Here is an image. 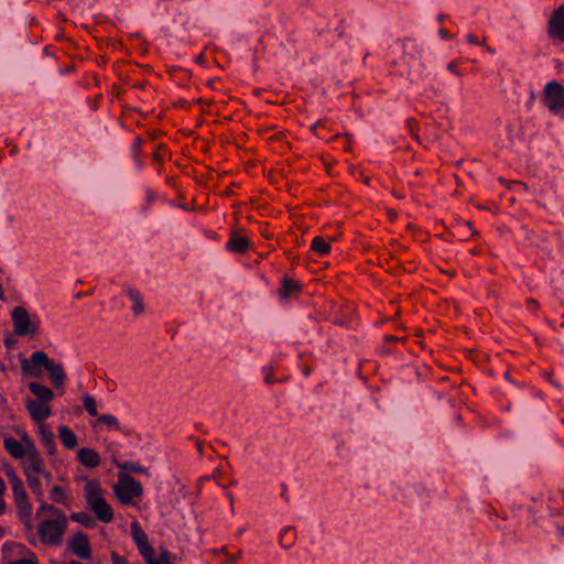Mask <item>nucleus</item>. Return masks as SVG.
Masks as SVG:
<instances>
[{"label": "nucleus", "instance_id": "obj_1", "mask_svg": "<svg viewBox=\"0 0 564 564\" xmlns=\"http://www.w3.org/2000/svg\"><path fill=\"white\" fill-rule=\"evenodd\" d=\"M67 518H52L43 520L37 528L40 540L46 545H58L63 541L66 531Z\"/></svg>", "mask_w": 564, "mask_h": 564}, {"label": "nucleus", "instance_id": "obj_2", "mask_svg": "<svg viewBox=\"0 0 564 564\" xmlns=\"http://www.w3.org/2000/svg\"><path fill=\"white\" fill-rule=\"evenodd\" d=\"M86 500L95 512L96 517L102 522L112 520V510L102 498L101 489L95 481H89L85 487Z\"/></svg>", "mask_w": 564, "mask_h": 564}, {"label": "nucleus", "instance_id": "obj_3", "mask_svg": "<svg viewBox=\"0 0 564 564\" xmlns=\"http://www.w3.org/2000/svg\"><path fill=\"white\" fill-rule=\"evenodd\" d=\"M113 490L123 505L131 503L133 498L142 495L141 485L127 474H119V481L113 486Z\"/></svg>", "mask_w": 564, "mask_h": 564}, {"label": "nucleus", "instance_id": "obj_4", "mask_svg": "<svg viewBox=\"0 0 564 564\" xmlns=\"http://www.w3.org/2000/svg\"><path fill=\"white\" fill-rule=\"evenodd\" d=\"M544 96L552 111L564 109V88L560 83L553 82L545 86Z\"/></svg>", "mask_w": 564, "mask_h": 564}, {"label": "nucleus", "instance_id": "obj_5", "mask_svg": "<svg viewBox=\"0 0 564 564\" xmlns=\"http://www.w3.org/2000/svg\"><path fill=\"white\" fill-rule=\"evenodd\" d=\"M12 319L14 324V333L18 336L34 334L35 327H32L29 313L24 307L18 306L12 312Z\"/></svg>", "mask_w": 564, "mask_h": 564}, {"label": "nucleus", "instance_id": "obj_6", "mask_svg": "<svg viewBox=\"0 0 564 564\" xmlns=\"http://www.w3.org/2000/svg\"><path fill=\"white\" fill-rule=\"evenodd\" d=\"M13 498L21 520L23 521L25 528L29 531H32L33 525L31 522V503L29 502V497L24 488L14 491Z\"/></svg>", "mask_w": 564, "mask_h": 564}, {"label": "nucleus", "instance_id": "obj_7", "mask_svg": "<svg viewBox=\"0 0 564 564\" xmlns=\"http://www.w3.org/2000/svg\"><path fill=\"white\" fill-rule=\"evenodd\" d=\"M72 551L80 558L87 560L91 555L90 544L86 534L78 532L69 542Z\"/></svg>", "mask_w": 564, "mask_h": 564}, {"label": "nucleus", "instance_id": "obj_8", "mask_svg": "<svg viewBox=\"0 0 564 564\" xmlns=\"http://www.w3.org/2000/svg\"><path fill=\"white\" fill-rule=\"evenodd\" d=\"M132 535L138 545L140 553L143 555L144 560H150V555H154L153 547L148 542L147 534L142 531L137 522H133L132 525Z\"/></svg>", "mask_w": 564, "mask_h": 564}, {"label": "nucleus", "instance_id": "obj_9", "mask_svg": "<svg viewBox=\"0 0 564 564\" xmlns=\"http://www.w3.org/2000/svg\"><path fill=\"white\" fill-rule=\"evenodd\" d=\"M28 411L32 419L36 422H42L51 415V409L48 403L41 402L37 400H30L26 404Z\"/></svg>", "mask_w": 564, "mask_h": 564}, {"label": "nucleus", "instance_id": "obj_10", "mask_svg": "<svg viewBox=\"0 0 564 564\" xmlns=\"http://www.w3.org/2000/svg\"><path fill=\"white\" fill-rule=\"evenodd\" d=\"M550 34L564 41V6L560 7L550 20Z\"/></svg>", "mask_w": 564, "mask_h": 564}, {"label": "nucleus", "instance_id": "obj_11", "mask_svg": "<svg viewBox=\"0 0 564 564\" xmlns=\"http://www.w3.org/2000/svg\"><path fill=\"white\" fill-rule=\"evenodd\" d=\"M43 463L36 452L29 453L26 458L25 474H42L48 478V474L42 468Z\"/></svg>", "mask_w": 564, "mask_h": 564}, {"label": "nucleus", "instance_id": "obj_12", "mask_svg": "<svg viewBox=\"0 0 564 564\" xmlns=\"http://www.w3.org/2000/svg\"><path fill=\"white\" fill-rule=\"evenodd\" d=\"M79 462L90 468L97 467L100 464L98 453L91 448H82L78 452Z\"/></svg>", "mask_w": 564, "mask_h": 564}, {"label": "nucleus", "instance_id": "obj_13", "mask_svg": "<svg viewBox=\"0 0 564 564\" xmlns=\"http://www.w3.org/2000/svg\"><path fill=\"white\" fill-rule=\"evenodd\" d=\"M30 390L41 402L48 403L54 397L51 389L37 382L30 383Z\"/></svg>", "mask_w": 564, "mask_h": 564}, {"label": "nucleus", "instance_id": "obj_14", "mask_svg": "<svg viewBox=\"0 0 564 564\" xmlns=\"http://www.w3.org/2000/svg\"><path fill=\"white\" fill-rule=\"evenodd\" d=\"M6 449L14 457L22 458L25 455V451L20 442L14 438L8 437L4 440Z\"/></svg>", "mask_w": 564, "mask_h": 564}, {"label": "nucleus", "instance_id": "obj_15", "mask_svg": "<svg viewBox=\"0 0 564 564\" xmlns=\"http://www.w3.org/2000/svg\"><path fill=\"white\" fill-rule=\"evenodd\" d=\"M301 285L292 279L285 278L283 280V289L280 291V295L283 299H289L293 294L300 293Z\"/></svg>", "mask_w": 564, "mask_h": 564}, {"label": "nucleus", "instance_id": "obj_16", "mask_svg": "<svg viewBox=\"0 0 564 564\" xmlns=\"http://www.w3.org/2000/svg\"><path fill=\"white\" fill-rule=\"evenodd\" d=\"M59 438L67 448H75L77 445L76 435L66 426L59 427Z\"/></svg>", "mask_w": 564, "mask_h": 564}, {"label": "nucleus", "instance_id": "obj_17", "mask_svg": "<svg viewBox=\"0 0 564 564\" xmlns=\"http://www.w3.org/2000/svg\"><path fill=\"white\" fill-rule=\"evenodd\" d=\"M249 245L247 237H232L227 246L231 251L242 253L249 248Z\"/></svg>", "mask_w": 564, "mask_h": 564}, {"label": "nucleus", "instance_id": "obj_18", "mask_svg": "<svg viewBox=\"0 0 564 564\" xmlns=\"http://www.w3.org/2000/svg\"><path fill=\"white\" fill-rule=\"evenodd\" d=\"M50 376L55 384V387H62L64 383L65 373L63 367L61 365H55L54 362L50 365L47 368Z\"/></svg>", "mask_w": 564, "mask_h": 564}, {"label": "nucleus", "instance_id": "obj_19", "mask_svg": "<svg viewBox=\"0 0 564 564\" xmlns=\"http://www.w3.org/2000/svg\"><path fill=\"white\" fill-rule=\"evenodd\" d=\"M41 474H26L28 485L32 489L33 494L40 499L43 495L41 481Z\"/></svg>", "mask_w": 564, "mask_h": 564}, {"label": "nucleus", "instance_id": "obj_20", "mask_svg": "<svg viewBox=\"0 0 564 564\" xmlns=\"http://www.w3.org/2000/svg\"><path fill=\"white\" fill-rule=\"evenodd\" d=\"M311 249L319 254H327L330 252V246L322 237H314L311 243Z\"/></svg>", "mask_w": 564, "mask_h": 564}, {"label": "nucleus", "instance_id": "obj_21", "mask_svg": "<svg viewBox=\"0 0 564 564\" xmlns=\"http://www.w3.org/2000/svg\"><path fill=\"white\" fill-rule=\"evenodd\" d=\"M44 511H47L52 516V518L66 517L59 509L48 503L41 505V507L36 511V517L40 518Z\"/></svg>", "mask_w": 564, "mask_h": 564}, {"label": "nucleus", "instance_id": "obj_22", "mask_svg": "<svg viewBox=\"0 0 564 564\" xmlns=\"http://www.w3.org/2000/svg\"><path fill=\"white\" fill-rule=\"evenodd\" d=\"M31 360L32 362L35 365V366H43L45 367L46 369L50 367V365L53 364V361H51L46 354L42 352V351H36L32 355L31 357Z\"/></svg>", "mask_w": 564, "mask_h": 564}, {"label": "nucleus", "instance_id": "obj_23", "mask_svg": "<svg viewBox=\"0 0 564 564\" xmlns=\"http://www.w3.org/2000/svg\"><path fill=\"white\" fill-rule=\"evenodd\" d=\"M70 519L88 528L93 527L95 523L93 518L86 512L73 513Z\"/></svg>", "mask_w": 564, "mask_h": 564}, {"label": "nucleus", "instance_id": "obj_24", "mask_svg": "<svg viewBox=\"0 0 564 564\" xmlns=\"http://www.w3.org/2000/svg\"><path fill=\"white\" fill-rule=\"evenodd\" d=\"M52 498L55 502L67 505V497L61 486H54L52 489Z\"/></svg>", "mask_w": 564, "mask_h": 564}, {"label": "nucleus", "instance_id": "obj_25", "mask_svg": "<svg viewBox=\"0 0 564 564\" xmlns=\"http://www.w3.org/2000/svg\"><path fill=\"white\" fill-rule=\"evenodd\" d=\"M41 434L45 446L48 448V453H54V435L51 432L45 431L43 427L41 429Z\"/></svg>", "mask_w": 564, "mask_h": 564}, {"label": "nucleus", "instance_id": "obj_26", "mask_svg": "<svg viewBox=\"0 0 564 564\" xmlns=\"http://www.w3.org/2000/svg\"><path fill=\"white\" fill-rule=\"evenodd\" d=\"M84 406L91 416L97 415V405L93 397L88 394L84 397Z\"/></svg>", "mask_w": 564, "mask_h": 564}, {"label": "nucleus", "instance_id": "obj_27", "mask_svg": "<svg viewBox=\"0 0 564 564\" xmlns=\"http://www.w3.org/2000/svg\"><path fill=\"white\" fill-rule=\"evenodd\" d=\"M7 476L9 478V481H10L11 486H12L13 492L19 490V489L24 488L22 480L15 475V473L13 470L8 471Z\"/></svg>", "mask_w": 564, "mask_h": 564}, {"label": "nucleus", "instance_id": "obj_28", "mask_svg": "<svg viewBox=\"0 0 564 564\" xmlns=\"http://www.w3.org/2000/svg\"><path fill=\"white\" fill-rule=\"evenodd\" d=\"M148 564H171L170 563V553L167 551L161 552L158 560L154 558V555H150V560H145Z\"/></svg>", "mask_w": 564, "mask_h": 564}, {"label": "nucleus", "instance_id": "obj_29", "mask_svg": "<svg viewBox=\"0 0 564 564\" xmlns=\"http://www.w3.org/2000/svg\"><path fill=\"white\" fill-rule=\"evenodd\" d=\"M131 297L134 301L133 312L135 314L142 313L143 312V304L141 302V299L138 295L133 294V293H131Z\"/></svg>", "mask_w": 564, "mask_h": 564}, {"label": "nucleus", "instance_id": "obj_30", "mask_svg": "<svg viewBox=\"0 0 564 564\" xmlns=\"http://www.w3.org/2000/svg\"><path fill=\"white\" fill-rule=\"evenodd\" d=\"M98 422L111 426L117 423V420L112 415H101L98 417Z\"/></svg>", "mask_w": 564, "mask_h": 564}, {"label": "nucleus", "instance_id": "obj_31", "mask_svg": "<svg viewBox=\"0 0 564 564\" xmlns=\"http://www.w3.org/2000/svg\"><path fill=\"white\" fill-rule=\"evenodd\" d=\"M8 564H39L35 558H22L9 562Z\"/></svg>", "mask_w": 564, "mask_h": 564}, {"label": "nucleus", "instance_id": "obj_32", "mask_svg": "<svg viewBox=\"0 0 564 564\" xmlns=\"http://www.w3.org/2000/svg\"><path fill=\"white\" fill-rule=\"evenodd\" d=\"M112 564H129L124 557L119 556L117 553L111 554Z\"/></svg>", "mask_w": 564, "mask_h": 564}, {"label": "nucleus", "instance_id": "obj_33", "mask_svg": "<svg viewBox=\"0 0 564 564\" xmlns=\"http://www.w3.org/2000/svg\"><path fill=\"white\" fill-rule=\"evenodd\" d=\"M6 510V503H4V500L2 499V497L0 496V516Z\"/></svg>", "mask_w": 564, "mask_h": 564}, {"label": "nucleus", "instance_id": "obj_34", "mask_svg": "<svg viewBox=\"0 0 564 564\" xmlns=\"http://www.w3.org/2000/svg\"><path fill=\"white\" fill-rule=\"evenodd\" d=\"M22 368L24 371H30V365L28 360L22 361Z\"/></svg>", "mask_w": 564, "mask_h": 564}, {"label": "nucleus", "instance_id": "obj_35", "mask_svg": "<svg viewBox=\"0 0 564 564\" xmlns=\"http://www.w3.org/2000/svg\"><path fill=\"white\" fill-rule=\"evenodd\" d=\"M6 485L4 481L0 478V496L4 494Z\"/></svg>", "mask_w": 564, "mask_h": 564}, {"label": "nucleus", "instance_id": "obj_36", "mask_svg": "<svg viewBox=\"0 0 564 564\" xmlns=\"http://www.w3.org/2000/svg\"><path fill=\"white\" fill-rule=\"evenodd\" d=\"M384 340H387V341H397V340H399V339H398V338H395V337H393V336H386V337H384Z\"/></svg>", "mask_w": 564, "mask_h": 564}, {"label": "nucleus", "instance_id": "obj_37", "mask_svg": "<svg viewBox=\"0 0 564 564\" xmlns=\"http://www.w3.org/2000/svg\"><path fill=\"white\" fill-rule=\"evenodd\" d=\"M120 467H121V468H123V469H128V468H129V469H131V470H133V471H135V470H137V468H134V467H132V466H129L128 464H126V465H120Z\"/></svg>", "mask_w": 564, "mask_h": 564}, {"label": "nucleus", "instance_id": "obj_38", "mask_svg": "<svg viewBox=\"0 0 564 564\" xmlns=\"http://www.w3.org/2000/svg\"><path fill=\"white\" fill-rule=\"evenodd\" d=\"M13 343H14V340H13V339H11V338H7V339H6V345H7V347H10Z\"/></svg>", "mask_w": 564, "mask_h": 564}, {"label": "nucleus", "instance_id": "obj_39", "mask_svg": "<svg viewBox=\"0 0 564 564\" xmlns=\"http://www.w3.org/2000/svg\"><path fill=\"white\" fill-rule=\"evenodd\" d=\"M203 62V54H200L198 57H197V63H202Z\"/></svg>", "mask_w": 564, "mask_h": 564}, {"label": "nucleus", "instance_id": "obj_40", "mask_svg": "<svg viewBox=\"0 0 564 564\" xmlns=\"http://www.w3.org/2000/svg\"><path fill=\"white\" fill-rule=\"evenodd\" d=\"M4 534V530L2 527H0V538Z\"/></svg>", "mask_w": 564, "mask_h": 564}, {"label": "nucleus", "instance_id": "obj_41", "mask_svg": "<svg viewBox=\"0 0 564 564\" xmlns=\"http://www.w3.org/2000/svg\"><path fill=\"white\" fill-rule=\"evenodd\" d=\"M69 564H82V563L77 562V561H72Z\"/></svg>", "mask_w": 564, "mask_h": 564}]
</instances>
